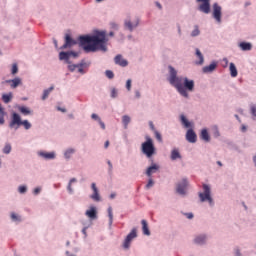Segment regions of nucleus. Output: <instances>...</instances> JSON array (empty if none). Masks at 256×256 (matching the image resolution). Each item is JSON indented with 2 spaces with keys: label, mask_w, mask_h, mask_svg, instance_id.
<instances>
[{
  "label": "nucleus",
  "mask_w": 256,
  "mask_h": 256,
  "mask_svg": "<svg viewBox=\"0 0 256 256\" xmlns=\"http://www.w3.org/2000/svg\"><path fill=\"white\" fill-rule=\"evenodd\" d=\"M78 41L85 53H97L99 51L101 53H107L109 51L107 47L109 39L105 31L95 30L93 34L81 35Z\"/></svg>",
  "instance_id": "nucleus-1"
},
{
  "label": "nucleus",
  "mask_w": 256,
  "mask_h": 256,
  "mask_svg": "<svg viewBox=\"0 0 256 256\" xmlns=\"http://www.w3.org/2000/svg\"><path fill=\"white\" fill-rule=\"evenodd\" d=\"M177 69L175 67L169 65L168 66V82L174 89H176L177 93L184 99H189V93H193L195 91V80L188 79L187 77L178 76Z\"/></svg>",
  "instance_id": "nucleus-2"
},
{
  "label": "nucleus",
  "mask_w": 256,
  "mask_h": 256,
  "mask_svg": "<svg viewBox=\"0 0 256 256\" xmlns=\"http://www.w3.org/2000/svg\"><path fill=\"white\" fill-rule=\"evenodd\" d=\"M141 153L145 155L147 159H151L153 155L157 154V148H155L152 137L148 135L145 136V141L141 144Z\"/></svg>",
  "instance_id": "nucleus-3"
},
{
  "label": "nucleus",
  "mask_w": 256,
  "mask_h": 256,
  "mask_svg": "<svg viewBox=\"0 0 256 256\" xmlns=\"http://www.w3.org/2000/svg\"><path fill=\"white\" fill-rule=\"evenodd\" d=\"M20 125H23L26 131H29V129H31L32 127L31 122H29V120H21V115H19V113L17 112L12 113L11 121L9 123V128L15 129V131H17Z\"/></svg>",
  "instance_id": "nucleus-4"
},
{
  "label": "nucleus",
  "mask_w": 256,
  "mask_h": 256,
  "mask_svg": "<svg viewBox=\"0 0 256 256\" xmlns=\"http://www.w3.org/2000/svg\"><path fill=\"white\" fill-rule=\"evenodd\" d=\"M203 192L198 193L200 203H208L209 207H215V200L211 196V186L209 184L202 185Z\"/></svg>",
  "instance_id": "nucleus-5"
},
{
  "label": "nucleus",
  "mask_w": 256,
  "mask_h": 256,
  "mask_svg": "<svg viewBox=\"0 0 256 256\" xmlns=\"http://www.w3.org/2000/svg\"><path fill=\"white\" fill-rule=\"evenodd\" d=\"M209 241V234L207 233H200L196 234L192 240V243L197 247H205L207 242Z\"/></svg>",
  "instance_id": "nucleus-6"
},
{
  "label": "nucleus",
  "mask_w": 256,
  "mask_h": 256,
  "mask_svg": "<svg viewBox=\"0 0 256 256\" xmlns=\"http://www.w3.org/2000/svg\"><path fill=\"white\" fill-rule=\"evenodd\" d=\"M212 17L216 21V23H218V24L222 23L223 8L217 2H215L212 5Z\"/></svg>",
  "instance_id": "nucleus-7"
},
{
  "label": "nucleus",
  "mask_w": 256,
  "mask_h": 256,
  "mask_svg": "<svg viewBox=\"0 0 256 256\" xmlns=\"http://www.w3.org/2000/svg\"><path fill=\"white\" fill-rule=\"evenodd\" d=\"M188 187L189 180L187 178H182V180L176 184V193L180 195V197H185V195H187Z\"/></svg>",
  "instance_id": "nucleus-8"
},
{
  "label": "nucleus",
  "mask_w": 256,
  "mask_h": 256,
  "mask_svg": "<svg viewBox=\"0 0 256 256\" xmlns=\"http://www.w3.org/2000/svg\"><path fill=\"white\" fill-rule=\"evenodd\" d=\"M133 239H137V228H133L130 231V233L126 236L122 244L123 249H130L131 242L133 241Z\"/></svg>",
  "instance_id": "nucleus-9"
},
{
  "label": "nucleus",
  "mask_w": 256,
  "mask_h": 256,
  "mask_svg": "<svg viewBox=\"0 0 256 256\" xmlns=\"http://www.w3.org/2000/svg\"><path fill=\"white\" fill-rule=\"evenodd\" d=\"M197 3H201L198 6V11L201 13H205V15H209L211 13V0H196Z\"/></svg>",
  "instance_id": "nucleus-10"
},
{
  "label": "nucleus",
  "mask_w": 256,
  "mask_h": 256,
  "mask_svg": "<svg viewBox=\"0 0 256 256\" xmlns=\"http://www.w3.org/2000/svg\"><path fill=\"white\" fill-rule=\"evenodd\" d=\"M37 155H38V157H41L42 159H45L46 161H53V160L57 159V153H55V151H52V152L38 151Z\"/></svg>",
  "instance_id": "nucleus-11"
},
{
  "label": "nucleus",
  "mask_w": 256,
  "mask_h": 256,
  "mask_svg": "<svg viewBox=\"0 0 256 256\" xmlns=\"http://www.w3.org/2000/svg\"><path fill=\"white\" fill-rule=\"evenodd\" d=\"M137 27H139V19H136L134 23L131 22V19L124 20V29H126V31H130V33H133V31L137 29Z\"/></svg>",
  "instance_id": "nucleus-12"
},
{
  "label": "nucleus",
  "mask_w": 256,
  "mask_h": 256,
  "mask_svg": "<svg viewBox=\"0 0 256 256\" xmlns=\"http://www.w3.org/2000/svg\"><path fill=\"white\" fill-rule=\"evenodd\" d=\"M64 39H65V43L60 47L61 50L71 49V47H73L74 45H77V42L75 41V39L71 37L70 34H66Z\"/></svg>",
  "instance_id": "nucleus-13"
},
{
  "label": "nucleus",
  "mask_w": 256,
  "mask_h": 256,
  "mask_svg": "<svg viewBox=\"0 0 256 256\" xmlns=\"http://www.w3.org/2000/svg\"><path fill=\"white\" fill-rule=\"evenodd\" d=\"M91 189L93 193L90 195V199L96 203H99V201H101V195H99V188H97V184H95V182L91 184Z\"/></svg>",
  "instance_id": "nucleus-14"
},
{
  "label": "nucleus",
  "mask_w": 256,
  "mask_h": 256,
  "mask_svg": "<svg viewBox=\"0 0 256 256\" xmlns=\"http://www.w3.org/2000/svg\"><path fill=\"white\" fill-rule=\"evenodd\" d=\"M186 141L188 143H197V134L192 128H189L186 132Z\"/></svg>",
  "instance_id": "nucleus-15"
},
{
  "label": "nucleus",
  "mask_w": 256,
  "mask_h": 256,
  "mask_svg": "<svg viewBox=\"0 0 256 256\" xmlns=\"http://www.w3.org/2000/svg\"><path fill=\"white\" fill-rule=\"evenodd\" d=\"M159 169H160L159 164H157V163H152V164L146 169L145 175H146L147 177H153V174H154V173H157V171H159Z\"/></svg>",
  "instance_id": "nucleus-16"
},
{
  "label": "nucleus",
  "mask_w": 256,
  "mask_h": 256,
  "mask_svg": "<svg viewBox=\"0 0 256 256\" xmlns=\"http://www.w3.org/2000/svg\"><path fill=\"white\" fill-rule=\"evenodd\" d=\"M115 65H119V67H127L129 65V61L127 59H124L123 55L118 54L114 58Z\"/></svg>",
  "instance_id": "nucleus-17"
},
{
  "label": "nucleus",
  "mask_w": 256,
  "mask_h": 256,
  "mask_svg": "<svg viewBox=\"0 0 256 256\" xmlns=\"http://www.w3.org/2000/svg\"><path fill=\"white\" fill-rule=\"evenodd\" d=\"M85 215L86 217H89V219L94 221V219H97V207L90 206V208L86 210Z\"/></svg>",
  "instance_id": "nucleus-18"
},
{
  "label": "nucleus",
  "mask_w": 256,
  "mask_h": 256,
  "mask_svg": "<svg viewBox=\"0 0 256 256\" xmlns=\"http://www.w3.org/2000/svg\"><path fill=\"white\" fill-rule=\"evenodd\" d=\"M71 54H70V51H61L59 53V60L60 61H65V63H67V65H71Z\"/></svg>",
  "instance_id": "nucleus-19"
},
{
  "label": "nucleus",
  "mask_w": 256,
  "mask_h": 256,
  "mask_svg": "<svg viewBox=\"0 0 256 256\" xmlns=\"http://www.w3.org/2000/svg\"><path fill=\"white\" fill-rule=\"evenodd\" d=\"M75 153H77V150L75 148H67L66 150H64L63 155H64V159L66 161H71V158L73 157V155H75Z\"/></svg>",
  "instance_id": "nucleus-20"
},
{
  "label": "nucleus",
  "mask_w": 256,
  "mask_h": 256,
  "mask_svg": "<svg viewBox=\"0 0 256 256\" xmlns=\"http://www.w3.org/2000/svg\"><path fill=\"white\" fill-rule=\"evenodd\" d=\"M5 83H8L11 89H17L21 85V78L15 77L14 79L6 80Z\"/></svg>",
  "instance_id": "nucleus-21"
},
{
  "label": "nucleus",
  "mask_w": 256,
  "mask_h": 256,
  "mask_svg": "<svg viewBox=\"0 0 256 256\" xmlns=\"http://www.w3.org/2000/svg\"><path fill=\"white\" fill-rule=\"evenodd\" d=\"M217 69V62L212 61L208 66L202 68V73H213Z\"/></svg>",
  "instance_id": "nucleus-22"
},
{
  "label": "nucleus",
  "mask_w": 256,
  "mask_h": 256,
  "mask_svg": "<svg viewBox=\"0 0 256 256\" xmlns=\"http://www.w3.org/2000/svg\"><path fill=\"white\" fill-rule=\"evenodd\" d=\"M170 159L171 161H177V159H183V156H181V152L179 151V148H173L171 150Z\"/></svg>",
  "instance_id": "nucleus-23"
},
{
  "label": "nucleus",
  "mask_w": 256,
  "mask_h": 256,
  "mask_svg": "<svg viewBox=\"0 0 256 256\" xmlns=\"http://www.w3.org/2000/svg\"><path fill=\"white\" fill-rule=\"evenodd\" d=\"M238 47L241 51H251V49H253V44L251 42L242 41L238 44Z\"/></svg>",
  "instance_id": "nucleus-24"
},
{
  "label": "nucleus",
  "mask_w": 256,
  "mask_h": 256,
  "mask_svg": "<svg viewBox=\"0 0 256 256\" xmlns=\"http://www.w3.org/2000/svg\"><path fill=\"white\" fill-rule=\"evenodd\" d=\"M180 123L185 127V129H191L193 127V124H191L184 114L180 115Z\"/></svg>",
  "instance_id": "nucleus-25"
},
{
  "label": "nucleus",
  "mask_w": 256,
  "mask_h": 256,
  "mask_svg": "<svg viewBox=\"0 0 256 256\" xmlns=\"http://www.w3.org/2000/svg\"><path fill=\"white\" fill-rule=\"evenodd\" d=\"M200 139H202V141H205L206 143H209V141H211V136L209 135V131L207 130V128L201 130Z\"/></svg>",
  "instance_id": "nucleus-26"
},
{
  "label": "nucleus",
  "mask_w": 256,
  "mask_h": 256,
  "mask_svg": "<svg viewBox=\"0 0 256 256\" xmlns=\"http://www.w3.org/2000/svg\"><path fill=\"white\" fill-rule=\"evenodd\" d=\"M141 224L143 235L149 237V235H151V230H149V224L147 223V220H141Z\"/></svg>",
  "instance_id": "nucleus-27"
},
{
  "label": "nucleus",
  "mask_w": 256,
  "mask_h": 256,
  "mask_svg": "<svg viewBox=\"0 0 256 256\" xmlns=\"http://www.w3.org/2000/svg\"><path fill=\"white\" fill-rule=\"evenodd\" d=\"M196 55L199 58V61H196V65H203V63H205V58L203 57V53H201L199 48H196Z\"/></svg>",
  "instance_id": "nucleus-28"
},
{
  "label": "nucleus",
  "mask_w": 256,
  "mask_h": 256,
  "mask_svg": "<svg viewBox=\"0 0 256 256\" xmlns=\"http://www.w3.org/2000/svg\"><path fill=\"white\" fill-rule=\"evenodd\" d=\"M73 183H77V178H71L69 180V183L67 185V191H68L69 195H73V193H74L73 187L71 186V185H73Z\"/></svg>",
  "instance_id": "nucleus-29"
},
{
  "label": "nucleus",
  "mask_w": 256,
  "mask_h": 256,
  "mask_svg": "<svg viewBox=\"0 0 256 256\" xmlns=\"http://www.w3.org/2000/svg\"><path fill=\"white\" fill-rule=\"evenodd\" d=\"M230 75L231 77H237V66H235V63L231 62L229 65Z\"/></svg>",
  "instance_id": "nucleus-30"
},
{
  "label": "nucleus",
  "mask_w": 256,
  "mask_h": 256,
  "mask_svg": "<svg viewBox=\"0 0 256 256\" xmlns=\"http://www.w3.org/2000/svg\"><path fill=\"white\" fill-rule=\"evenodd\" d=\"M212 135H213L214 139H219V137H221V132L219 131L218 125H214L212 127Z\"/></svg>",
  "instance_id": "nucleus-31"
},
{
  "label": "nucleus",
  "mask_w": 256,
  "mask_h": 256,
  "mask_svg": "<svg viewBox=\"0 0 256 256\" xmlns=\"http://www.w3.org/2000/svg\"><path fill=\"white\" fill-rule=\"evenodd\" d=\"M13 99V93L9 92L8 94H3L2 95V101L3 103H11V100Z\"/></svg>",
  "instance_id": "nucleus-32"
},
{
  "label": "nucleus",
  "mask_w": 256,
  "mask_h": 256,
  "mask_svg": "<svg viewBox=\"0 0 256 256\" xmlns=\"http://www.w3.org/2000/svg\"><path fill=\"white\" fill-rule=\"evenodd\" d=\"M130 123H131V117H129V115H124L122 117V124L124 129H127Z\"/></svg>",
  "instance_id": "nucleus-33"
},
{
  "label": "nucleus",
  "mask_w": 256,
  "mask_h": 256,
  "mask_svg": "<svg viewBox=\"0 0 256 256\" xmlns=\"http://www.w3.org/2000/svg\"><path fill=\"white\" fill-rule=\"evenodd\" d=\"M10 219L14 223H21V221H22L21 216L18 215L17 213H15V212H11Z\"/></svg>",
  "instance_id": "nucleus-34"
},
{
  "label": "nucleus",
  "mask_w": 256,
  "mask_h": 256,
  "mask_svg": "<svg viewBox=\"0 0 256 256\" xmlns=\"http://www.w3.org/2000/svg\"><path fill=\"white\" fill-rule=\"evenodd\" d=\"M53 89H55V87L51 86L43 91L42 101H45L49 97V95H51V91H53Z\"/></svg>",
  "instance_id": "nucleus-35"
},
{
  "label": "nucleus",
  "mask_w": 256,
  "mask_h": 256,
  "mask_svg": "<svg viewBox=\"0 0 256 256\" xmlns=\"http://www.w3.org/2000/svg\"><path fill=\"white\" fill-rule=\"evenodd\" d=\"M250 115H251L252 121H256V104L250 105Z\"/></svg>",
  "instance_id": "nucleus-36"
},
{
  "label": "nucleus",
  "mask_w": 256,
  "mask_h": 256,
  "mask_svg": "<svg viewBox=\"0 0 256 256\" xmlns=\"http://www.w3.org/2000/svg\"><path fill=\"white\" fill-rule=\"evenodd\" d=\"M18 111H20L22 115H31V110L26 106H19Z\"/></svg>",
  "instance_id": "nucleus-37"
},
{
  "label": "nucleus",
  "mask_w": 256,
  "mask_h": 256,
  "mask_svg": "<svg viewBox=\"0 0 256 256\" xmlns=\"http://www.w3.org/2000/svg\"><path fill=\"white\" fill-rule=\"evenodd\" d=\"M77 67L87 69V67H91V62L85 61V59H82L78 64H76Z\"/></svg>",
  "instance_id": "nucleus-38"
},
{
  "label": "nucleus",
  "mask_w": 256,
  "mask_h": 256,
  "mask_svg": "<svg viewBox=\"0 0 256 256\" xmlns=\"http://www.w3.org/2000/svg\"><path fill=\"white\" fill-rule=\"evenodd\" d=\"M109 227L113 225V208L108 207Z\"/></svg>",
  "instance_id": "nucleus-39"
},
{
  "label": "nucleus",
  "mask_w": 256,
  "mask_h": 256,
  "mask_svg": "<svg viewBox=\"0 0 256 256\" xmlns=\"http://www.w3.org/2000/svg\"><path fill=\"white\" fill-rule=\"evenodd\" d=\"M191 37H199L201 35V30H199V26H194V30L191 32Z\"/></svg>",
  "instance_id": "nucleus-40"
},
{
  "label": "nucleus",
  "mask_w": 256,
  "mask_h": 256,
  "mask_svg": "<svg viewBox=\"0 0 256 256\" xmlns=\"http://www.w3.org/2000/svg\"><path fill=\"white\" fill-rule=\"evenodd\" d=\"M11 149H12L11 144L6 143L2 152L4 153V155H9V153H11Z\"/></svg>",
  "instance_id": "nucleus-41"
},
{
  "label": "nucleus",
  "mask_w": 256,
  "mask_h": 256,
  "mask_svg": "<svg viewBox=\"0 0 256 256\" xmlns=\"http://www.w3.org/2000/svg\"><path fill=\"white\" fill-rule=\"evenodd\" d=\"M118 96H119V91L117 90V88H112L110 92L111 99H117Z\"/></svg>",
  "instance_id": "nucleus-42"
},
{
  "label": "nucleus",
  "mask_w": 256,
  "mask_h": 256,
  "mask_svg": "<svg viewBox=\"0 0 256 256\" xmlns=\"http://www.w3.org/2000/svg\"><path fill=\"white\" fill-rule=\"evenodd\" d=\"M154 185H155V180H153L152 177H149L148 182H147V184H146V186H145V189L149 190V189H151V187H153Z\"/></svg>",
  "instance_id": "nucleus-43"
},
{
  "label": "nucleus",
  "mask_w": 256,
  "mask_h": 256,
  "mask_svg": "<svg viewBox=\"0 0 256 256\" xmlns=\"http://www.w3.org/2000/svg\"><path fill=\"white\" fill-rule=\"evenodd\" d=\"M27 185H20L18 187V193H20V195H25V193H27Z\"/></svg>",
  "instance_id": "nucleus-44"
},
{
  "label": "nucleus",
  "mask_w": 256,
  "mask_h": 256,
  "mask_svg": "<svg viewBox=\"0 0 256 256\" xmlns=\"http://www.w3.org/2000/svg\"><path fill=\"white\" fill-rule=\"evenodd\" d=\"M105 76L107 77V79H114L115 78V73H113V71H111V70H106L105 71Z\"/></svg>",
  "instance_id": "nucleus-45"
},
{
  "label": "nucleus",
  "mask_w": 256,
  "mask_h": 256,
  "mask_svg": "<svg viewBox=\"0 0 256 256\" xmlns=\"http://www.w3.org/2000/svg\"><path fill=\"white\" fill-rule=\"evenodd\" d=\"M154 135H155L157 141H159V143L163 142V136L161 135V133L159 131L155 130Z\"/></svg>",
  "instance_id": "nucleus-46"
},
{
  "label": "nucleus",
  "mask_w": 256,
  "mask_h": 256,
  "mask_svg": "<svg viewBox=\"0 0 256 256\" xmlns=\"http://www.w3.org/2000/svg\"><path fill=\"white\" fill-rule=\"evenodd\" d=\"M11 73L12 75H17L19 73V66H17V64L12 65Z\"/></svg>",
  "instance_id": "nucleus-47"
},
{
  "label": "nucleus",
  "mask_w": 256,
  "mask_h": 256,
  "mask_svg": "<svg viewBox=\"0 0 256 256\" xmlns=\"http://www.w3.org/2000/svg\"><path fill=\"white\" fill-rule=\"evenodd\" d=\"M77 64H72L70 62V64H68V70L71 72V73H74L75 69H77Z\"/></svg>",
  "instance_id": "nucleus-48"
},
{
  "label": "nucleus",
  "mask_w": 256,
  "mask_h": 256,
  "mask_svg": "<svg viewBox=\"0 0 256 256\" xmlns=\"http://www.w3.org/2000/svg\"><path fill=\"white\" fill-rule=\"evenodd\" d=\"M0 125H5V111L0 112Z\"/></svg>",
  "instance_id": "nucleus-49"
},
{
  "label": "nucleus",
  "mask_w": 256,
  "mask_h": 256,
  "mask_svg": "<svg viewBox=\"0 0 256 256\" xmlns=\"http://www.w3.org/2000/svg\"><path fill=\"white\" fill-rule=\"evenodd\" d=\"M41 191H42V188L41 187H36L33 189V195L37 196V195H40L41 194Z\"/></svg>",
  "instance_id": "nucleus-50"
},
{
  "label": "nucleus",
  "mask_w": 256,
  "mask_h": 256,
  "mask_svg": "<svg viewBox=\"0 0 256 256\" xmlns=\"http://www.w3.org/2000/svg\"><path fill=\"white\" fill-rule=\"evenodd\" d=\"M133 81L131 79H128L126 81V89L127 91H131V85H132Z\"/></svg>",
  "instance_id": "nucleus-51"
},
{
  "label": "nucleus",
  "mask_w": 256,
  "mask_h": 256,
  "mask_svg": "<svg viewBox=\"0 0 256 256\" xmlns=\"http://www.w3.org/2000/svg\"><path fill=\"white\" fill-rule=\"evenodd\" d=\"M91 119H93L94 121H97V123H99V121L101 120V117H99V115H97L96 113H93L91 115Z\"/></svg>",
  "instance_id": "nucleus-52"
},
{
  "label": "nucleus",
  "mask_w": 256,
  "mask_h": 256,
  "mask_svg": "<svg viewBox=\"0 0 256 256\" xmlns=\"http://www.w3.org/2000/svg\"><path fill=\"white\" fill-rule=\"evenodd\" d=\"M184 217H186L187 219H193L195 215L193 214V212H186L184 213Z\"/></svg>",
  "instance_id": "nucleus-53"
},
{
  "label": "nucleus",
  "mask_w": 256,
  "mask_h": 256,
  "mask_svg": "<svg viewBox=\"0 0 256 256\" xmlns=\"http://www.w3.org/2000/svg\"><path fill=\"white\" fill-rule=\"evenodd\" d=\"M107 165H108V172L112 173L113 172V163H111V160L107 161Z\"/></svg>",
  "instance_id": "nucleus-54"
},
{
  "label": "nucleus",
  "mask_w": 256,
  "mask_h": 256,
  "mask_svg": "<svg viewBox=\"0 0 256 256\" xmlns=\"http://www.w3.org/2000/svg\"><path fill=\"white\" fill-rule=\"evenodd\" d=\"M70 57H74V59H77V57H79V53L75 51H70Z\"/></svg>",
  "instance_id": "nucleus-55"
},
{
  "label": "nucleus",
  "mask_w": 256,
  "mask_h": 256,
  "mask_svg": "<svg viewBox=\"0 0 256 256\" xmlns=\"http://www.w3.org/2000/svg\"><path fill=\"white\" fill-rule=\"evenodd\" d=\"M98 123H99L101 129H102L103 131H105V129H106L105 122H103V120H100V121H98Z\"/></svg>",
  "instance_id": "nucleus-56"
},
{
  "label": "nucleus",
  "mask_w": 256,
  "mask_h": 256,
  "mask_svg": "<svg viewBox=\"0 0 256 256\" xmlns=\"http://www.w3.org/2000/svg\"><path fill=\"white\" fill-rule=\"evenodd\" d=\"M77 69H78V73H80L81 75H85V73H87V71H85V69L81 67H77Z\"/></svg>",
  "instance_id": "nucleus-57"
},
{
  "label": "nucleus",
  "mask_w": 256,
  "mask_h": 256,
  "mask_svg": "<svg viewBox=\"0 0 256 256\" xmlns=\"http://www.w3.org/2000/svg\"><path fill=\"white\" fill-rule=\"evenodd\" d=\"M240 131L242 133H247V126L245 124H242L241 128H240Z\"/></svg>",
  "instance_id": "nucleus-58"
},
{
  "label": "nucleus",
  "mask_w": 256,
  "mask_h": 256,
  "mask_svg": "<svg viewBox=\"0 0 256 256\" xmlns=\"http://www.w3.org/2000/svg\"><path fill=\"white\" fill-rule=\"evenodd\" d=\"M135 97L136 99H141V92L139 90H135Z\"/></svg>",
  "instance_id": "nucleus-59"
},
{
  "label": "nucleus",
  "mask_w": 256,
  "mask_h": 256,
  "mask_svg": "<svg viewBox=\"0 0 256 256\" xmlns=\"http://www.w3.org/2000/svg\"><path fill=\"white\" fill-rule=\"evenodd\" d=\"M149 127H150V129H151V131H157L156 129H155V125L153 124V121H150L149 122Z\"/></svg>",
  "instance_id": "nucleus-60"
},
{
  "label": "nucleus",
  "mask_w": 256,
  "mask_h": 256,
  "mask_svg": "<svg viewBox=\"0 0 256 256\" xmlns=\"http://www.w3.org/2000/svg\"><path fill=\"white\" fill-rule=\"evenodd\" d=\"M235 256H243V254H241V250H239V248H237L234 252Z\"/></svg>",
  "instance_id": "nucleus-61"
},
{
  "label": "nucleus",
  "mask_w": 256,
  "mask_h": 256,
  "mask_svg": "<svg viewBox=\"0 0 256 256\" xmlns=\"http://www.w3.org/2000/svg\"><path fill=\"white\" fill-rule=\"evenodd\" d=\"M87 229H89V227L85 226L83 229H82V233L84 234V237L86 239L87 237Z\"/></svg>",
  "instance_id": "nucleus-62"
},
{
  "label": "nucleus",
  "mask_w": 256,
  "mask_h": 256,
  "mask_svg": "<svg viewBox=\"0 0 256 256\" xmlns=\"http://www.w3.org/2000/svg\"><path fill=\"white\" fill-rule=\"evenodd\" d=\"M177 31H178V35L179 37H181V35H183V32L181 31V25H177Z\"/></svg>",
  "instance_id": "nucleus-63"
},
{
  "label": "nucleus",
  "mask_w": 256,
  "mask_h": 256,
  "mask_svg": "<svg viewBox=\"0 0 256 256\" xmlns=\"http://www.w3.org/2000/svg\"><path fill=\"white\" fill-rule=\"evenodd\" d=\"M57 111H61V113H67V109L61 108L60 106L57 107Z\"/></svg>",
  "instance_id": "nucleus-64"
}]
</instances>
